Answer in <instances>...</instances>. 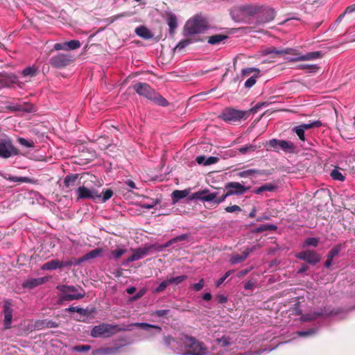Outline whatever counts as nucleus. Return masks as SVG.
Masks as SVG:
<instances>
[{"label": "nucleus", "mask_w": 355, "mask_h": 355, "mask_svg": "<svg viewBox=\"0 0 355 355\" xmlns=\"http://www.w3.org/2000/svg\"><path fill=\"white\" fill-rule=\"evenodd\" d=\"M297 69H306L309 72H315L319 67L317 64H302L297 66Z\"/></svg>", "instance_id": "a19ab883"}, {"label": "nucleus", "mask_w": 355, "mask_h": 355, "mask_svg": "<svg viewBox=\"0 0 355 355\" xmlns=\"http://www.w3.org/2000/svg\"><path fill=\"white\" fill-rule=\"evenodd\" d=\"M54 49L56 51H67V42L63 43H56L54 45Z\"/></svg>", "instance_id": "338daca9"}, {"label": "nucleus", "mask_w": 355, "mask_h": 355, "mask_svg": "<svg viewBox=\"0 0 355 355\" xmlns=\"http://www.w3.org/2000/svg\"><path fill=\"white\" fill-rule=\"evenodd\" d=\"M250 187H245L243 184L237 182H229L225 184V189L233 195H243L250 189Z\"/></svg>", "instance_id": "2eb2a0df"}, {"label": "nucleus", "mask_w": 355, "mask_h": 355, "mask_svg": "<svg viewBox=\"0 0 355 355\" xmlns=\"http://www.w3.org/2000/svg\"><path fill=\"white\" fill-rule=\"evenodd\" d=\"M118 351L117 348L114 347H105L100 349V354L102 355H108L111 354H115Z\"/></svg>", "instance_id": "603ef678"}, {"label": "nucleus", "mask_w": 355, "mask_h": 355, "mask_svg": "<svg viewBox=\"0 0 355 355\" xmlns=\"http://www.w3.org/2000/svg\"><path fill=\"white\" fill-rule=\"evenodd\" d=\"M259 12L261 13V17L259 19V21L261 23L271 21L275 18V11L270 8H261Z\"/></svg>", "instance_id": "6ab92c4d"}, {"label": "nucleus", "mask_w": 355, "mask_h": 355, "mask_svg": "<svg viewBox=\"0 0 355 355\" xmlns=\"http://www.w3.org/2000/svg\"><path fill=\"white\" fill-rule=\"evenodd\" d=\"M67 51L69 50H75L78 49L80 46V42L78 40H71L67 42Z\"/></svg>", "instance_id": "c03bdc74"}, {"label": "nucleus", "mask_w": 355, "mask_h": 355, "mask_svg": "<svg viewBox=\"0 0 355 355\" xmlns=\"http://www.w3.org/2000/svg\"><path fill=\"white\" fill-rule=\"evenodd\" d=\"M263 55H267L270 54L275 55H285V54H293L296 57L289 58L288 60L291 62H298V61H306L316 60L321 56L320 51L309 52L306 54L300 55L296 53H294V50L292 49H278L274 46H269L264 48L261 50Z\"/></svg>", "instance_id": "7ed1b4c3"}, {"label": "nucleus", "mask_w": 355, "mask_h": 355, "mask_svg": "<svg viewBox=\"0 0 355 355\" xmlns=\"http://www.w3.org/2000/svg\"><path fill=\"white\" fill-rule=\"evenodd\" d=\"M128 16H130L129 12H122V13L112 16L111 17H110V20L111 23H113L114 21L117 20L119 18L124 17H128Z\"/></svg>", "instance_id": "0e129e2a"}, {"label": "nucleus", "mask_w": 355, "mask_h": 355, "mask_svg": "<svg viewBox=\"0 0 355 355\" xmlns=\"http://www.w3.org/2000/svg\"><path fill=\"white\" fill-rule=\"evenodd\" d=\"M275 189V186L271 183L265 184L254 190L256 194H261L264 191H272Z\"/></svg>", "instance_id": "2f4dec72"}, {"label": "nucleus", "mask_w": 355, "mask_h": 355, "mask_svg": "<svg viewBox=\"0 0 355 355\" xmlns=\"http://www.w3.org/2000/svg\"><path fill=\"white\" fill-rule=\"evenodd\" d=\"M322 123L320 120H316V121H311L309 123L300 124V127H302L304 130H309L311 128H319V127L322 126Z\"/></svg>", "instance_id": "f704fd0d"}, {"label": "nucleus", "mask_w": 355, "mask_h": 355, "mask_svg": "<svg viewBox=\"0 0 355 355\" xmlns=\"http://www.w3.org/2000/svg\"><path fill=\"white\" fill-rule=\"evenodd\" d=\"M166 22L169 27V33L173 35L178 27V19L173 12L166 13Z\"/></svg>", "instance_id": "412c9836"}, {"label": "nucleus", "mask_w": 355, "mask_h": 355, "mask_svg": "<svg viewBox=\"0 0 355 355\" xmlns=\"http://www.w3.org/2000/svg\"><path fill=\"white\" fill-rule=\"evenodd\" d=\"M257 147L255 145L250 144L239 148V151L241 154H245L248 151H254L257 149Z\"/></svg>", "instance_id": "09e8293b"}, {"label": "nucleus", "mask_w": 355, "mask_h": 355, "mask_svg": "<svg viewBox=\"0 0 355 355\" xmlns=\"http://www.w3.org/2000/svg\"><path fill=\"white\" fill-rule=\"evenodd\" d=\"M257 249L256 246L248 247L241 254H233L231 255L230 262L232 265L238 264L245 261L249 254Z\"/></svg>", "instance_id": "dca6fc26"}, {"label": "nucleus", "mask_w": 355, "mask_h": 355, "mask_svg": "<svg viewBox=\"0 0 355 355\" xmlns=\"http://www.w3.org/2000/svg\"><path fill=\"white\" fill-rule=\"evenodd\" d=\"M163 340H164V343L165 344L166 346H167L168 347H171L172 349H175V347H174V346H172V344L173 343L177 344V340H178V337L175 338L172 337L171 336H164Z\"/></svg>", "instance_id": "58836bf2"}, {"label": "nucleus", "mask_w": 355, "mask_h": 355, "mask_svg": "<svg viewBox=\"0 0 355 355\" xmlns=\"http://www.w3.org/2000/svg\"><path fill=\"white\" fill-rule=\"evenodd\" d=\"M218 345H220L222 347H226L229 345H230V338L223 336L220 338H218L216 340Z\"/></svg>", "instance_id": "5fc2aeb1"}, {"label": "nucleus", "mask_w": 355, "mask_h": 355, "mask_svg": "<svg viewBox=\"0 0 355 355\" xmlns=\"http://www.w3.org/2000/svg\"><path fill=\"white\" fill-rule=\"evenodd\" d=\"M148 250L149 249L146 248H140L135 250L134 253L126 259L125 263H128L130 262L137 261V260L143 258L144 257L147 255V254L148 252Z\"/></svg>", "instance_id": "aec40b11"}, {"label": "nucleus", "mask_w": 355, "mask_h": 355, "mask_svg": "<svg viewBox=\"0 0 355 355\" xmlns=\"http://www.w3.org/2000/svg\"><path fill=\"white\" fill-rule=\"evenodd\" d=\"M36 73H37V69L35 67H34L33 66L28 67L25 68L21 71V74L25 77H26V76L33 77L36 74Z\"/></svg>", "instance_id": "79ce46f5"}, {"label": "nucleus", "mask_w": 355, "mask_h": 355, "mask_svg": "<svg viewBox=\"0 0 355 355\" xmlns=\"http://www.w3.org/2000/svg\"><path fill=\"white\" fill-rule=\"evenodd\" d=\"M135 33L138 36L144 39H150L153 36L150 31L146 27L143 26L136 28Z\"/></svg>", "instance_id": "cd10ccee"}, {"label": "nucleus", "mask_w": 355, "mask_h": 355, "mask_svg": "<svg viewBox=\"0 0 355 355\" xmlns=\"http://www.w3.org/2000/svg\"><path fill=\"white\" fill-rule=\"evenodd\" d=\"M158 200L155 199H151L150 202H141L140 206L143 209H152L153 208L157 203Z\"/></svg>", "instance_id": "8fccbe9b"}, {"label": "nucleus", "mask_w": 355, "mask_h": 355, "mask_svg": "<svg viewBox=\"0 0 355 355\" xmlns=\"http://www.w3.org/2000/svg\"><path fill=\"white\" fill-rule=\"evenodd\" d=\"M37 326L40 329H43V328H56V327H58V323H57L56 322L53 321L51 320L45 319V320H43L38 321L37 322Z\"/></svg>", "instance_id": "bb28decb"}, {"label": "nucleus", "mask_w": 355, "mask_h": 355, "mask_svg": "<svg viewBox=\"0 0 355 355\" xmlns=\"http://www.w3.org/2000/svg\"><path fill=\"white\" fill-rule=\"evenodd\" d=\"M3 311L4 315L12 314V309H11V304L8 301H5L3 306Z\"/></svg>", "instance_id": "6e6d98bb"}, {"label": "nucleus", "mask_w": 355, "mask_h": 355, "mask_svg": "<svg viewBox=\"0 0 355 355\" xmlns=\"http://www.w3.org/2000/svg\"><path fill=\"white\" fill-rule=\"evenodd\" d=\"M134 327H140L146 331H149L150 329H154L157 333H160L162 331L161 327L146 322H135L127 325L101 323L92 328L91 331V336L93 338H109L121 331H131Z\"/></svg>", "instance_id": "f257e3e1"}, {"label": "nucleus", "mask_w": 355, "mask_h": 355, "mask_svg": "<svg viewBox=\"0 0 355 355\" xmlns=\"http://www.w3.org/2000/svg\"><path fill=\"white\" fill-rule=\"evenodd\" d=\"M295 257L306 261V263L315 266L320 261L321 257L318 253L314 250H306L298 252L295 254Z\"/></svg>", "instance_id": "9d476101"}, {"label": "nucleus", "mask_w": 355, "mask_h": 355, "mask_svg": "<svg viewBox=\"0 0 355 355\" xmlns=\"http://www.w3.org/2000/svg\"><path fill=\"white\" fill-rule=\"evenodd\" d=\"M77 199H90L96 200L101 198V195L94 189H89L85 186L79 187L76 190Z\"/></svg>", "instance_id": "9b49d317"}, {"label": "nucleus", "mask_w": 355, "mask_h": 355, "mask_svg": "<svg viewBox=\"0 0 355 355\" xmlns=\"http://www.w3.org/2000/svg\"><path fill=\"white\" fill-rule=\"evenodd\" d=\"M256 78H257V76H252V77L249 78L245 82V87L246 88L252 87L256 83Z\"/></svg>", "instance_id": "052dcab7"}, {"label": "nucleus", "mask_w": 355, "mask_h": 355, "mask_svg": "<svg viewBox=\"0 0 355 355\" xmlns=\"http://www.w3.org/2000/svg\"><path fill=\"white\" fill-rule=\"evenodd\" d=\"M207 28L208 25L206 19L201 15H196L186 22L183 33L184 36H190L201 33L207 30Z\"/></svg>", "instance_id": "423d86ee"}, {"label": "nucleus", "mask_w": 355, "mask_h": 355, "mask_svg": "<svg viewBox=\"0 0 355 355\" xmlns=\"http://www.w3.org/2000/svg\"><path fill=\"white\" fill-rule=\"evenodd\" d=\"M255 174L261 175L262 173L260 172V171L254 168H250L248 170H245L243 171H241L238 173L239 176L241 178H245L248 176H252Z\"/></svg>", "instance_id": "72a5a7b5"}, {"label": "nucleus", "mask_w": 355, "mask_h": 355, "mask_svg": "<svg viewBox=\"0 0 355 355\" xmlns=\"http://www.w3.org/2000/svg\"><path fill=\"white\" fill-rule=\"evenodd\" d=\"M191 43H192V41L189 39L182 40L176 45L175 49L180 51V50L183 49L184 48H185L187 46H188Z\"/></svg>", "instance_id": "de8ad7c7"}, {"label": "nucleus", "mask_w": 355, "mask_h": 355, "mask_svg": "<svg viewBox=\"0 0 355 355\" xmlns=\"http://www.w3.org/2000/svg\"><path fill=\"white\" fill-rule=\"evenodd\" d=\"M15 85L21 87V83L18 77L12 73H2L0 75V86L1 87L11 88Z\"/></svg>", "instance_id": "4468645a"}, {"label": "nucleus", "mask_w": 355, "mask_h": 355, "mask_svg": "<svg viewBox=\"0 0 355 355\" xmlns=\"http://www.w3.org/2000/svg\"><path fill=\"white\" fill-rule=\"evenodd\" d=\"M319 239L315 237H309L304 241V246L317 247Z\"/></svg>", "instance_id": "37998d69"}, {"label": "nucleus", "mask_w": 355, "mask_h": 355, "mask_svg": "<svg viewBox=\"0 0 355 355\" xmlns=\"http://www.w3.org/2000/svg\"><path fill=\"white\" fill-rule=\"evenodd\" d=\"M218 160H219V158L217 157L211 156V157H207L206 162H205V166H209L211 164H216L218 162Z\"/></svg>", "instance_id": "680f3d73"}, {"label": "nucleus", "mask_w": 355, "mask_h": 355, "mask_svg": "<svg viewBox=\"0 0 355 355\" xmlns=\"http://www.w3.org/2000/svg\"><path fill=\"white\" fill-rule=\"evenodd\" d=\"M331 177L335 180L343 182L345 177L340 172L338 168H334L330 173Z\"/></svg>", "instance_id": "e433bc0d"}, {"label": "nucleus", "mask_w": 355, "mask_h": 355, "mask_svg": "<svg viewBox=\"0 0 355 355\" xmlns=\"http://www.w3.org/2000/svg\"><path fill=\"white\" fill-rule=\"evenodd\" d=\"M342 245L340 244L336 245L329 252L327 258L334 259V258L340 253Z\"/></svg>", "instance_id": "ea45409f"}, {"label": "nucleus", "mask_w": 355, "mask_h": 355, "mask_svg": "<svg viewBox=\"0 0 355 355\" xmlns=\"http://www.w3.org/2000/svg\"><path fill=\"white\" fill-rule=\"evenodd\" d=\"M277 226L272 224H264L259 226L256 229V232H262L264 231H275Z\"/></svg>", "instance_id": "c9c22d12"}, {"label": "nucleus", "mask_w": 355, "mask_h": 355, "mask_svg": "<svg viewBox=\"0 0 355 355\" xmlns=\"http://www.w3.org/2000/svg\"><path fill=\"white\" fill-rule=\"evenodd\" d=\"M231 273H232L231 271L227 272L224 275H223L220 278H219L218 280H216L214 282V286L216 287H219L225 281V279L230 275Z\"/></svg>", "instance_id": "4d7b16f0"}, {"label": "nucleus", "mask_w": 355, "mask_h": 355, "mask_svg": "<svg viewBox=\"0 0 355 355\" xmlns=\"http://www.w3.org/2000/svg\"><path fill=\"white\" fill-rule=\"evenodd\" d=\"M187 279L186 275H180L178 277H168L165 280L162 281L157 288H166L169 286H176Z\"/></svg>", "instance_id": "f3484780"}, {"label": "nucleus", "mask_w": 355, "mask_h": 355, "mask_svg": "<svg viewBox=\"0 0 355 355\" xmlns=\"http://www.w3.org/2000/svg\"><path fill=\"white\" fill-rule=\"evenodd\" d=\"M225 210L226 212L232 213V212H235V211H241V209L239 206L234 205L226 207L225 208Z\"/></svg>", "instance_id": "e2e57ef3"}, {"label": "nucleus", "mask_w": 355, "mask_h": 355, "mask_svg": "<svg viewBox=\"0 0 355 355\" xmlns=\"http://www.w3.org/2000/svg\"><path fill=\"white\" fill-rule=\"evenodd\" d=\"M18 154L19 150L14 146L10 138L0 139V157L7 159Z\"/></svg>", "instance_id": "6e6552de"}, {"label": "nucleus", "mask_w": 355, "mask_h": 355, "mask_svg": "<svg viewBox=\"0 0 355 355\" xmlns=\"http://www.w3.org/2000/svg\"><path fill=\"white\" fill-rule=\"evenodd\" d=\"M19 144L26 148H33L34 147V142L32 141H28L23 137H19L17 139Z\"/></svg>", "instance_id": "49530a36"}, {"label": "nucleus", "mask_w": 355, "mask_h": 355, "mask_svg": "<svg viewBox=\"0 0 355 355\" xmlns=\"http://www.w3.org/2000/svg\"><path fill=\"white\" fill-rule=\"evenodd\" d=\"M85 295L84 290H81L80 293H63L62 294L58 300V304H62L64 301H71L75 300H80Z\"/></svg>", "instance_id": "a211bd4d"}, {"label": "nucleus", "mask_w": 355, "mask_h": 355, "mask_svg": "<svg viewBox=\"0 0 355 355\" xmlns=\"http://www.w3.org/2000/svg\"><path fill=\"white\" fill-rule=\"evenodd\" d=\"M228 36L222 35V34H216L214 35H211L208 37L207 42L211 45H218L220 44L224 40H227Z\"/></svg>", "instance_id": "b1692460"}, {"label": "nucleus", "mask_w": 355, "mask_h": 355, "mask_svg": "<svg viewBox=\"0 0 355 355\" xmlns=\"http://www.w3.org/2000/svg\"><path fill=\"white\" fill-rule=\"evenodd\" d=\"M261 7L258 5L246 4L236 6L230 10L232 19L236 22L244 21L248 17L259 13Z\"/></svg>", "instance_id": "20e7f679"}, {"label": "nucleus", "mask_w": 355, "mask_h": 355, "mask_svg": "<svg viewBox=\"0 0 355 355\" xmlns=\"http://www.w3.org/2000/svg\"><path fill=\"white\" fill-rule=\"evenodd\" d=\"M91 345H76L73 347V351L74 352H87L91 349Z\"/></svg>", "instance_id": "864d4df0"}, {"label": "nucleus", "mask_w": 355, "mask_h": 355, "mask_svg": "<svg viewBox=\"0 0 355 355\" xmlns=\"http://www.w3.org/2000/svg\"><path fill=\"white\" fill-rule=\"evenodd\" d=\"M60 268V260L53 259L43 264L41 269L43 270H53Z\"/></svg>", "instance_id": "393cba45"}, {"label": "nucleus", "mask_w": 355, "mask_h": 355, "mask_svg": "<svg viewBox=\"0 0 355 355\" xmlns=\"http://www.w3.org/2000/svg\"><path fill=\"white\" fill-rule=\"evenodd\" d=\"M232 195L230 193L229 191H227L225 193H224L220 197L218 198L216 196V205H219L220 203L223 202L227 197L231 196Z\"/></svg>", "instance_id": "69168bd1"}, {"label": "nucleus", "mask_w": 355, "mask_h": 355, "mask_svg": "<svg viewBox=\"0 0 355 355\" xmlns=\"http://www.w3.org/2000/svg\"><path fill=\"white\" fill-rule=\"evenodd\" d=\"M81 263L80 258L76 259L71 258V259L67 261H60V268L71 267V266H78Z\"/></svg>", "instance_id": "7c9ffc66"}, {"label": "nucleus", "mask_w": 355, "mask_h": 355, "mask_svg": "<svg viewBox=\"0 0 355 355\" xmlns=\"http://www.w3.org/2000/svg\"><path fill=\"white\" fill-rule=\"evenodd\" d=\"M188 193L189 192L187 190H175L171 194L173 202L175 203L179 200L184 198Z\"/></svg>", "instance_id": "c756f323"}, {"label": "nucleus", "mask_w": 355, "mask_h": 355, "mask_svg": "<svg viewBox=\"0 0 355 355\" xmlns=\"http://www.w3.org/2000/svg\"><path fill=\"white\" fill-rule=\"evenodd\" d=\"M102 254H103V250L101 248H96V249L90 251L89 252L85 254L82 257H80V261H81V263H83L89 259L101 257Z\"/></svg>", "instance_id": "5701e85b"}, {"label": "nucleus", "mask_w": 355, "mask_h": 355, "mask_svg": "<svg viewBox=\"0 0 355 355\" xmlns=\"http://www.w3.org/2000/svg\"><path fill=\"white\" fill-rule=\"evenodd\" d=\"M266 146L268 150L272 149L279 152V150H282L286 153H294L296 148L295 145L292 141L277 139H270L266 142Z\"/></svg>", "instance_id": "0eeeda50"}, {"label": "nucleus", "mask_w": 355, "mask_h": 355, "mask_svg": "<svg viewBox=\"0 0 355 355\" xmlns=\"http://www.w3.org/2000/svg\"><path fill=\"white\" fill-rule=\"evenodd\" d=\"M169 312V310L164 309V310H157L155 312H153V315L157 316V317H164Z\"/></svg>", "instance_id": "774afa93"}, {"label": "nucleus", "mask_w": 355, "mask_h": 355, "mask_svg": "<svg viewBox=\"0 0 355 355\" xmlns=\"http://www.w3.org/2000/svg\"><path fill=\"white\" fill-rule=\"evenodd\" d=\"M292 131L298 136L301 141H304L306 140L304 135L305 130L300 127V125L293 127Z\"/></svg>", "instance_id": "4c0bfd02"}, {"label": "nucleus", "mask_w": 355, "mask_h": 355, "mask_svg": "<svg viewBox=\"0 0 355 355\" xmlns=\"http://www.w3.org/2000/svg\"><path fill=\"white\" fill-rule=\"evenodd\" d=\"M2 177L4 179H6L10 182H26V183L31 182V180L27 177L12 176L9 174H3Z\"/></svg>", "instance_id": "a878e982"}, {"label": "nucleus", "mask_w": 355, "mask_h": 355, "mask_svg": "<svg viewBox=\"0 0 355 355\" xmlns=\"http://www.w3.org/2000/svg\"><path fill=\"white\" fill-rule=\"evenodd\" d=\"M12 320V314L4 315V326L6 329H10Z\"/></svg>", "instance_id": "bf43d9fd"}, {"label": "nucleus", "mask_w": 355, "mask_h": 355, "mask_svg": "<svg viewBox=\"0 0 355 355\" xmlns=\"http://www.w3.org/2000/svg\"><path fill=\"white\" fill-rule=\"evenodd\" d=\"M127 252L126 249H116L111 252V255L115 259L120 258L123 254Z\"/></svg>", "instance_id": "3c124183"}, {"label": "nucleus", "mask_w": 355, "mask_h": 355, "mask_svg": "<svg viewBox=\"0 0 355 355\" xmlns=\"http://www.w3.org/2000/svg\"><path fill=\"white\" fill-rule=\"evenodd\" d=\"M245 112L232 108H227L223 110L220 118L225 121L235 122L243 118Z\"/></svg>", "instance_id": "f8f14e48"}, {"label": "nucleus", "mask_w": 355, "mask_h": 355, "mask_svg": "<svg viewBox=\"0 0 355 355\" xmlns=\"http://www.w3.org/2000/svg\"><path fill=\"white\" fill-rule=\"evenodd\" d=\"M73 61V58L70 54L58 53L53 55L50 60V64L56 69H62L69 65Z\"/></svg>", "instance_id": "1a4fd4ad"}, {"label": "nucleus", "mask_w": 355, "mask_h": 355, "mask_svg": "<svg viewBox=\"0 0 355 355\" xmlns=\"http://www.w3.org/2000/svg\"><path fill=\"white\" fill-rule=\"evenodd\" d=\"M177 353L182 355H205L207 347L202 342L184 334H180L177 340Z\"/></svg>", "instance_id": "f03ea898"}, {"label": "nucleus", "mask_w": 355, "mask_h": 355, "mask_svg": "<svg viewBox=\"0 0 355 355\" xmlns=\"http://www.w3.org/2000/svg\"><path fill=\"white\" fill-rule=\"evenodd\" d=\"M218 192H211L209 189H203L192 194V199L199 200L202 202H211L216 205V196Z\"/></svg>", "instance_id": "ddd939ff"}, {"label": "nucleus", "mask_w": 355, "mask_h": 355, "mask_svg": "<svg viewBox=\"0 0 355 355\" xmlns=\"http://www.w3.org/2000/svg\"><path fill=\"white\" fill-rule=\"evenodd\" d=\"M78 178V174H72L67 175L64 179V184L67 188H71L76 185V180Z\"/></svg>", "instance_id": "c85d7f7f"}, {"label": "nucleus", "mask_w": 355, "mask_h": 355, "mask_svg": "<svg viewBox=\"0 0 355 355\" xmlns=\"http://www.w3.org/2000/svg\"><path fill=\"white\" fill-rule=\"evenodd\" d=\"M133 89L139 95L146 97L159 105L163 107L168 105L166 99L157 93L147 83H139L133 86Z\"/></svg>", "instance_id": "39448f33"}, {"label": "nucleus", "mask_w": 355, "mask_h": 355, "mask_svg": "<svg viewBox=\"0 0 355 355\" xmlns=\"http://www.w3.org/2000/svg\"><path fill=\"white\" fill-rule=\"evenodd\" d=\"M112 196L113 191L111 189H108L103 191V196H101V198L98 200L103 202H105L110 198H111Z\"/></svg>", "instance_id": "a18cd8bd"}, {"label": "nucleus", "mask_w": 355, "mask_h": 355, "mask_svg": "<svg viewBox=\"0 0 355 355\" xmlns=\"http://www.w3.org/2000/svg\"><path fill=\"white\" fill-rule=\"evenodd\" d=\"M187 238H188V235L186 234L179 235L175 238H173L172 239L169 240L168 241H167L164 245H163L162 247L164 248H168L171 245H173L178 241H182L186 240Z\"/></svg>", "instance_id": "473e14b6"}, {"label": "nucleus", "mask_w": 355, "mask_h": 355, "mask_svg": "<svg viewBox=\"0 0 355 355\" xmlns=\"http://www.w3.org/2000/svg\"><path fill=\"white\" fill-rule=\"evenodd\" d=\"M315 333V329H310L307 331H297V334L299 336H311V335H313Z\"/></svg>", "instance_id": "13d9d810"}, {"label": "nucleus", "mask_w": 355, "mask_h": 355, "mask_svg": "<svg viewBox=\"0 0 355 355\" xmlns=\"http://www.w3.org/2000/svg\"><path fill=\"white\" fill-rule=\"evenodd\" d=\"M45 280V277L31 278L24 282L22 284V286L24 287V288H32L42 285V284L44 283Z\"/></svg>", "instance_id": "4be33fe9"}]
</instances>
